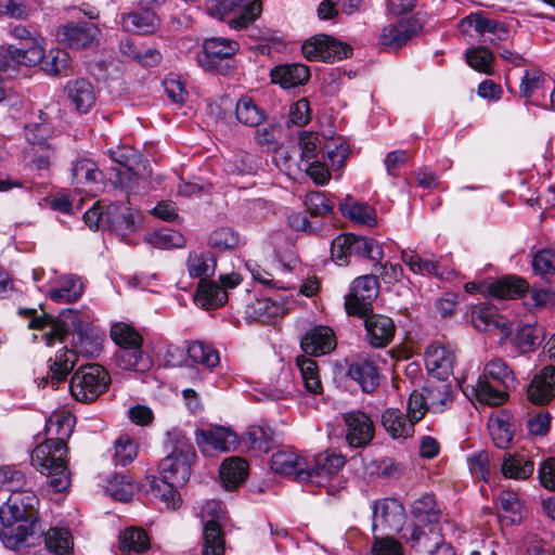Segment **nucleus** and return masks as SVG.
Masks as SVG:
<instances>
[{"label":"nucleus","mask_w":555,"mask_h":555,"mask_svg":"<svg viewBox=\"0 0 555 555\" xmlns=\"http://www.w3.org/2000/svg\"><path fill=\"white\" fill-rule=\"evenodd\" d=\"M235 115L240 122L255 127L263 119V112L248 98H243L235 105Z\"/></svg>","instance_id":"nucleus-54"},{"label":"nucleus","mask_w":555,"mask_h":555,"mask_svg":"<svg viewBox=\"0 0 555 555\" xmlns=\"http://www.w3.org/2000/svg\"><path fill=\"white\" fill-rule=\"evenodd\" d=\"M75 417L69 412L53 413L47 422L46 429L50 436L48 440L56 443V451H62V446L73 433Z\"/></svg>","instance_id":"nucleus-27"},{"label":"nucleus","mask_w":555,"mask_h":555,"mask_svg":"<svg viewBox=\"0 0 555 555\" xmlns=\"http://www.w3.org/2000/svg\"><path fill=\"white\" fill-rule=\"evenodd\" d=\"M238 50V43L225 38H208L203 43V54L198 57L199 65L205 70H216L224 73L228 67H223L221 62L229 60Z\"/></svg>","instance_id":"nucleus-9"},{"label":"nucleus","mask_w":555,"mask_h":555,"mask_svg":"<svg viewBox=\"0 0 555 555\" xmlns=\"http://www.w3.org/2000/svg\"><path fill=\"white\" fill-rule=\"evenodd\" d=\"M378 282L375 275L357 278L345 297V310L349 315L364 318L372 311V302L378 295Z\"/></svg>","instance_id":"nucleus-7"},{"label":"nucleus","mask_w":555,"mask_h":555,"mask_svg":"<svg viewBox=\"0 0 555 555\" xmlns=\"http://www.w3.org/2000/svg\"><path fill=\"white\" fill-rule=\"evenodd\" d=\"M66 454V446H62V452L56 451V443L50 440L37 446L31 453V465L47 475L48 485L55 492L67 490L70 483Z\"/></svg>","instance_id":"nucleus-2"},{"label":"nucleus","mask_w":555,"mask_h":555,"mask_svg":"<svg viewBox=\"0 0 555 555\" xmlns=\"http://www.w3.org/2000/svg\"><path fill=\"white\" fill-rule=\"evenodd\" d=\"M140 220L137 211L132 210L127 203H112L105 208L106 229L120 235L134 231Z\"/></svg>","instance_id":"nucleus-14"},{"label":"nucleus","mask_w":555,"mask_h":555,"mask_svg":"<svg viewBox=\"0 0 555 555\" xmlns=\"http://www.w3.org/2000/svg\"><path fill=\"white\" fill-rule=\"evenodd\" d=\"M150 547V538L142 528L129 527L119 534V548L124 553H144Z\"/></svg>","instance_id":"nucleus-42"},{"label":"nucleus","mask_w":555,"mask_h":555,"mask_svg":"<svg viewBox=\"0 0 555 555\" xmlns=\"http://www.w3.org/2000/svg\"><path fill=\"white\" fill-rule=\"evenodd\" d=\"M247 462L237 456L224 460L220 467V478L227 489H232L242 483L247 477Z\"/></svg>","instance_id":"nucleus-41"},{"label":"nucleus","mask_w":555,"mask_h":555,"mask_svg":"<svg viewBox=\"0 0 555 555\" xmlns=\"http://www.w3.org/2000/svg\"><path fill=\"white\" fill-rule=\"evenodd\" d=\"M189 359L198 365L208 370L214 369L219 364L220 358L218 351L208 344L203 341H193L188 348Z\"/></svg>","instance_id":"nucleus-49"},{"label":"nucleus","mask_w":555,"mask_h":555,"mask_svg":"<svg viewBox=\"0 0 555 555\" xmlns=\"http://www.w3.org/2000/svg\"><path fill=\"white\" fill-rule=\"evenodd\" d=\"M345 465V457L341 454L335 452H324L315 456L314 466L308 464L309 479L319 478V482L322 479H327L331 476L337 474Z\"/></svg>","instance_id":"nucleus-31"},{"label":"nucleus","mask_w":555,"mask_h":555,"mask_svg":"<svg viewBox=\"0 0 555 555\" xmlns=\"http://www.w3.org/2000/svg\"><path fill=\"white\" fill-rule=\"evenodd\" d=\"M271 469L279 474L294 475L298 480H308V463L293 449H282L271 456Z\"/></svg>","instance_id":"nucleus-18"},{"label":"nucleus","mask_w":555,"mask_h":555,"mask_svg":"<svg viewBox=\"0 0 555 555\" xmlns=\"http://www.w3.org/2000/svg\"><path fill=\"white\" fill-rule=\"evenodd\" d=\"M99 28L92 23H67L57 29L60 43L70 49H85L98 37Z\"/></svg>","instance_id":"nucleus-11"},{"label":"nucleus","mask_w":555,"mask_h":555,"mask_svg":"<svg viewBox=\"0 0 555 555\" xmlns=\"http://www.w3.org/2000/svg\"><path fill=\"white\" fill-rule=\"evenodd\" d=\"M296 363L300 370L305 388L311 393H320L322 385L318 374L317 362L309 358L298 357Z\"/></svg>","instance_id":"nucleus-52"},{"label":"nucleus","mask_w":555,"mask_h":555,"mask_svg":"<svg viewBox=\"0 0 555 555\" xmlns=\"http://www.w3.org/2000/svg\"><path fill=\"white\" fill-rule=\"evenodd\" d=\"M244 443H246L251 451L256 454L267 453L273 442V433H268L264 429H256L250 433H246L243 437Z\"/></svg>","instance_id":"nucleus-62"},{"label":"nucleus","mask_w":555,"mask_h":555,"mask_svg":"<svg viewBox=\"0 0 555 555\" xmlns=\"http://www.w3.org/2000/svg\"><path fill=\"white\" fill-rule=\"evenodd\" d=\"M240 243L238 233L231 228H219L209 235V245L219 250L235 248Z\"/></svg>","instance_id":"nucleus-61"},{"label":"nucleus","mask_w":555,"mask_h":555,"mask_svg":"<svg viewBox=\"0 0 555 555\" xmlns=\"http://www.w3.org/2000/svg\"><path fill=\"white\" fill-rule=\"evenodd\" d=\"M103 180V173L90 159H80L73 166V183L91 194L100 190L99 183Z\"/></svg>","instance_id":"nucleus-25"},{"label":"nucleus","mask_w":555,"mask_h":555,"mask_svg":"<svg viewBox=\"0 0 555 555\" xmlns=\"http://www.w3.org/2000/svg\"><path fill=\"white\" fill-rule=\"evenodd\" d=\"M353 251L376 263L384 257L383 248L376 241L362 236L354 235Z\"/></svg>","instance_id":"nucleus-64"},{"label":"nucleus","mask_w":555,"mask_h":555,"mask_svg":"<svg viewBox=\"0 0 555 555\" xmlns=\"http://www.w3.org/2000/svg\"><path fill=\"white\" fill-rule=\"evenodd\" d=\"M455 356L444 346L433 344L425 352L427 371L438 379H446L453 371Z\"/></svg>","instance_id":"nucleus-20"},{"label":"nucleus","mask_w":555,"mask_h":555,"mask_svg":"<svg viewBox=\"0 0 555 555\" xmlns=\"http://www.w3.org/2000/svg\"><path fill=\"white\" fill-rule=\"evenodd\" d=\"M488 429L492 437L493 443L500 449H506L514 436L511 414L502 410L488 417Z\"/></svg>","instance_id":"nucleus-30"},{"label":"nucleus","mask_w":555,"mask_h":555,"mask_svg":"<svg viewBox=\"0 0 555 555\" xmlns=\"http://www.w3.org/2000/svg\"><path fill=\"white\" fill-rule=\"evenodd\" d=\"M83 282L76 275H63L59 280V287L49 291V297L55 302H73L83 294Z\"/></svg>","instance_id":"nucleus-37"},{"label":"nucleus","mask_w":555,"mask_h":555,"mask_svg":"<svg viewBox=\"0 0 555 555\" xmlns=\"http://www.w3.org/2000/svg\"><path fill=\"white\" fill-rule=\"evenodd\" d=\"M114 461L117 465L126 466L138 455V446L128 435H121L115 441Z\"/></svg>","instance_id":"nucleus-57"},{"label":"nucleus","mask_w":555,"mask_h":555,"mask_svg":"<svg viewBox=\"0 0 555 555\" xmlns=\"http://www.w3.org/2000/svg\"><path fill=\"white\" fill-rule=\"evenodd\" d=\"M228 300V294L216 282L201 280L195 294V302L205 310L223 306Z\"/></svg>","instance_id":"nucleus-36"},{"label":"nucleus","mask_w":555,"mask_h":555,"mask_svg":"<svg viewBox=\"0 0 555 555\" xmlns=\"http://www.w3.org/2000/svg\"><path fill=\"white\" fill-rule=\"evenodd\" d=\"M512 324L501 314L493 313L488 305V340L492 346H503L512 336Z\"/></svg>","instance_id":"nucleus-44"},{"label":"nucleus","mask_w":555,"mask_h":555,"mask_svg":"<svg viewBox=\"0 0 555 555\" xmlns=\"http://www.w3.org/2000/svg\"><path fill=\"white\" fill-rule=\"evenodd\" d=\"M42 539L46 542L47 548L55 555H70L73 542L67 529H50L46 534L43 533Z\"/></svg>","instance_id":"nucleus-51"},{"label":"nucleus","mask_w":555,"mask_h":555,"mask_svg":"<svg viewBox=\"0 0 555 555\" xmlns=\"http://www.w3.org/2000/svg\"><path fill=\"white\" fill-rule=\"evenodd\" d=\"M77 358L72 349L60 350L50 365L51 383L56 387L64 382L75 366Z\"/></svg>","instance_id":"nucleus-46"},{"label":"nucleus","mask_w":555,"mask_h":555,"mask_svg":"<svg viewBox=\"0 0 555 555\" xmlns=\"http://www.w3.org/2000/svg\"><path fill=\"white\" fill-rule=\"evenodd\" d=\"M496 383L504 388H515L516 379L512 370L501 359H494L488 362V379Z\"/></svg>","instance_id":"nucleus-56"},{"label":"nucleus","mask_w":555,"mask_h":555,"mask_svg":"<svg viewBox=\"0 0 555 555\" xmlns=\"http://www.w3.org/2000/svg\"><path fill=\"white\" fill-rule=\"evenodd\" d=\"M111 157L114 162L126 168V171L121 173L119 181L128 189L132 190L133 188L125 181L126 177L133 175L145 179L152 175L147 160L143 159L142 156L132 147L125 146L111 151Z\"/></svg>","instance_id":"nucleus-13"},{"label":"nucleus","mask_w":555,"mask_h":555,"mask_svg":"<svg viewBox=\"0 0 555 555\" xmlns=\"http://www.w3.org/2000/svg\"><path fill=\"white\" fill-rule=\"evenodd\" d=\"M412 514L420 521H438L439 511L435 498L426 494L417 499L412 505Z\"/></svg>","instance_id":"nucleus-58"},{"label":"nucleus","mask_w":555,"mask_h":555,"mask_svg":"<svg viewBox=\"0 0 555 555\" xmlns=\"http://www.w3.org/2000/svg\"><path fill=\"white\" fill-rule=\"evenodd\" d=\"M194 455V450L189 442H179V446L160 461L159 479L173 486H184L191 475V460Z\"/></svg>","instance_id":"nucleus-6"},{"label":"nucleus","mask_w":555,"mask_h":555,"mask_svg":"<svg viewBox=\"0 0 555 555\" xmlns=\"http://www.w3.org/2000/svg\"><path fill=\"white\" fill-rule=\"evenodd\" d=\"M235 2L233 15L229 20V25L233 28H245L261 14L262 5L260 0H235Z\"/></svg>","instance_id":"nucleus-40"},{"label":"nucleus","mask_w":555,"mask_h":555,"mask_svg":"<svg viewBox=\"0 0 555 555\" xmlns=\"http://www.w3.org/2000/svg\"><path fill=\"white\" fill-rule=\"evenodd\" d=\"M349 52L348 46L327 35L311 38L302 44V53L310 61L334 62L347 57Z\"/></svg>","instance_id":"nucleus-10"},{"label":"nucleus","mask_w":555,"mask_h":555,"mask_svg":"<svg viewBox=\"0 0 555 555\" xmlns=\"http://www.w3.org/2000/svg\"><path fill=\"white\" fill-rule=\"evenodd\" d=\"M496 504L501 511L499 517L502 522L516 525L524 519L526 514L525 507L514 491H502L498 496Z\"/></svg>","instance_id":"nucleus-33"},{"label":"nucleus","mask_w":555,"mask_h":555,"mask_svg":"<svg viewBox=\"0 0 555 555\" xmlns=\"http://www.w3.org/2000/svg\"><path fill=\"white\" fill-rule=\"evenodd\" d=\"M405 518L403 506L395 499L376 502L373 507V530H399Z\"/></svg>","instance_id":"nucleus-16"},{"label":"nucleus","mask_w":555,"mask_h":555,"mask_svg":"<svg viewBox=\"0 0 555 555\" xmlns=\"http://www.w3.org/2000/svg\"><path fill=\"white\" fill-rule=\"evenodd\" d=\"M533 462L521 454L505 453L502 463V473L507 478L517 480L527 479L533 473Z\"/></svg>","instance_id":"nucleus-43"},{"label":"nucleus","mask_w":555,"mask_h":555,"mask_svg":"<svg viewBox=\"0 0 555 555\" xmlns=\"http://www.w3.org/2000/svg\"><path fill=\"white\" fill-rule=\"evenodd\" d=\"M353 234H341L335 237L332 242L331 255L332 259L339 266H344L348 262V257L353 251Z\"/></svg>","instance_id":"nucleus-60"},{"label":"nucleus","mask_w":555,"mask_h":555,"mask_svg":"<svg viewBox=\"0 0 555 555\" xmlns=\"http://www.w3.org/2000/svg\"><path fill=\"white\" fill-rule=\"evenodd\" d=\"M216 258L209 251H190L186 259V270L191 278L207 280L215 274Z\"/></svg>","instance_id":"nucleus-38"},{"label":"nucleus","mask_w":555,"mask_h":555,"mask_svg":"<svg viewBox=\"0 0 555 555\" xmlns=\"http://www.w3.org/2000/svg\"><path fill=\"white\" fill-rule=\"evenodd\" d=\"M527 397L537 405L547 404L555 397V366L548 365L532 378Z\"/></svg>","instance_id":"nucleus-19"},{"label":"nucleus","mask_w":555,"mask_h":555,"mask_svg":"<svg viewBox=\"0 0 555 555\" xmlns=\"http://www.w3.org/2000/svg\"><path fill=\"white\" fill-rule=\"evenodd\" d=\"M203 524L202 555H224V535L222 526L225 522V512L220 502H205L198 513Z\"/></svg>","instance_id":"nucleus-3"},{"label":"nucleus","mask_w":555,"mask_h":555,"mask_svg":"<svg viewBox=\"0 0 555 555\" xmlns=\"http://www.w3.org/2000/svg\"><path fill=\"white\" fill-rule=\"evenodd\" d=\"M107 491L115 500L127 502L133 495L134 486L129 476L116 474L108 480Z\"/></svg>","instance_id":"nucleus-59"},{"label":"nucleus","mask_w":555,"mask_h":555,"mask_svg":"<svg viewBox=\"0 0 555 555\" xmlns=\"http://www.w3.org/2000/svg\"><path fill=\"white\" fill-rule=\"evenodd\" d=\"M382 425L393 439L413 436L415 424L398 409H387L382 414Z\"/></svg>","instance_id":"nucleus-29"},{"label":"nucleus","mask_w":555,"mask_h":555,"mask_svg":"<svg viewBox=\"0 0 555 555\" xmlns=\"http://www.w3.org/2000/svg\"><path fill=\"white\" fill-rule=\"evenodd\" d=\"M142 344L119 348L115 353V362L122 370L145 372L152 367V360L141 349Z\"/></svg>","instance_id":"nucleus-28"},{"label":"nucleus","mask_w":555,"mask_h":555,"mask_svg":"<svg viewBox=\"0 0 555 555\" xmlns=\"http://www.w3.org/2000/svg\"><path fill=\"white\" fill-rule=\"evenodd\" d=\"M109 382V375L103 366L82 365L74 373L69 390L77 401L91 402L106 390Z\"/></svg>","instance_id":"nucleus-5"},{"label":"nucleus","mask_w":555,"mask_h":555,"mask_svg":"<svg viewBox=\"0 0 555 555\" xmlns=\"http://www.w3.org/2000/svg\"><path fill=\"white\" fill-rule=\"evenodd\" d=\"M196 443L207 455L234 451L238 443L237 435L230 428L216 426L207 430H196Z\"/></svg>","instance_id":"nucleus-8"},{"label":"nucleus","mask_w":555,"mask_h":555,"mask_svg":"<svg viewBox=\"0 0 555 555\" xmlns=\"http://www.w3.org/2000/svg\"><path fill=\"white\" fill-rule=\"evenodd\" d=\"M158 18L149 9L124 14L121 26L128 33L151 34L158 27Z\"/></svg>","instance_id":"nucleus-35"},{"label":"nucleus","mask_w":555,"mask_h":555,"mask_svg":"<svg viewBox=\"0 0 555 555\" xmlns=\"http://www.w3.org/2000/svg\"><path fill=\"white\" fill-rule=\"evenodd\" d=\"M459 28L468 43L475 41L482 42L481 39L486 33V17L483 12L479 11L464 17L460 22Z\"/></svg>","instance_id":"nucleus-50"},{"label":"nucleus","mask_w":555,"mask_h":555,"mask_svg":"<svg viewBox=\"0 0 555 555\" xmlns=\"http://www.w3.org/2000/svg\"><path fill=\"white\" fill-rule=\"evenodd\" d=\"M70 56L62 49H51L47 54L43 55L41 68L50 75L56 76L65 72L69 67Z\"/></svg>","instance_id":"nucleus-53"},{"label":"nucleus","mask_w":555,"mask_h":555,"mask_svg":"<svg viewBox=\"0 0 555 555\" xmlns=\"http://www.w3.org/2000/svg\"><path fill=\"white\" fill-rule=\"evenodd\" d=\"M18 313L30 318L28 327L41 332V339L47 346L63 343L69 330L77 327L78 312L72 309L63 310L57 319L48 315H36L35 309H20Z\"/></svg>","instance_id":"nucleus-4"},{"label":"nucleus","mask_w":555,"mask_h":555,"mask_svg":"<svg viewBox=\"0 0 555 555\" xmlns=\"http://www.w3.org/2000/svg\"><path fill=\"white\" fill-rule=\"evenodd\" d=\"M284 307L270 298H257L246 305L244 313L247 320L261 323L283 314Z\"/></svg>","instance_id":"nucleus-39"},{"label":"nucleus","mask_w":555,"mask_h":555,"mask_svg":"<svg viewBox=\"0 0 555 555\" xmlns=\"http://www.w3.org/2000/svg\"><path fill=\"white\" fill-rule=\"evenodd\" d=\"M344 421L347 426L346 439L351 447H365L373 439L374 426L365 413L361 411L345 413Z\"/></svg>","instance_id":"nucleus-15"},{"label":"nucleus","mask_w":555,"mask_h":555,"mask_svg":"<svg viewBox=\"0 0 555 555\" xmlns=\"http://www.w3.org/2000/svg\"><path fill=\"white\" fill-rule=\"evenodd\" d=\"M543 328L537 323H526L517 328L514 341L522 352L533 350L543 340Z\"/></svg>","instance_id":"nucleus-48"},{"label":"nucleus","mask_w":555,"mask_h":555,"mask_svg":"<svg viewBox=\"0 0 555 555\" xmlns=\"http://www.w3.org/2000/svg\"><path fill=\"white\" fill-rule=\"evenodd\" d=\"M44 39L37 36L30 42L25 43L23 48L9 47L7 51L0 52L3 59H10L4 63H0V69L3 72L9 70L10 62L15 64H24L26 66L42 65L44 55Z\"/></svg>","instance_id":"nucleus-12"},{"label":"nucleus","mask_w":555,"mask_h":555,"mask_svg":"<svg viewBox=\"0 0 555 555\" xmlns=\"http://www.w3.org/2000/svg\"><path fill=\"white\" fill-rule=\"evenodd\" d=\"M340 211L353 222L366 225L376 224L374 208L367 204L354 202L350 197H347L346 202L340 204Z\"/></svg>","instance_id":"nucleus-45"},{"label":"nucleus","mask_w":555,"mask_h":555,"mask_svg":"<svg viewBox=\"0 0 555 555\" xmlns=\"http://www.w3.org/2000/svg\"><path fill=\"white\" fill-rule=\"evenodd\" d=\"M27 480L25 474L16 466H0V487L5 488L11 494L23 492Z\"/></svg>","instance_id":"nucleus-55"},{"label":"nucleus","mask_w":555,"mask_h":555,"mask_svg":"<svg viewBox=\"0 0 555 555\" xmlns=\"http://www.w3.org/2000/svg\"><path fill=\"white\" fill-rule=\"evenodd\" d=\"M528 283L525 279L508 275L495 280L488 285V295L500 299H512L524 295L528 291Z\"/></svg>","instance_id":"nucleus-34"},{"label":"nucleus","mask_w":555,"mask_h":555,"mask_svg":"<svg viewBox=\"0 0 555 555\" xmlns=\"http://www.w3.org/2000/svg\"><path fill=\"white\" fill-rule=\"evenodd\" d=\"M76 332L74 338L75 357L83 354L88 358L96 357L102 350V336L96 333L88 331V323L83 322L78 313L77 327L73 328Z\"/></svg>","instance_id":"nucleus-24"},{"label":"nucleus","mask_w":555,"mask_h":555,"mask_svg":"<svg viewBox=\"0 0 555 555\" xmlns=\"http://www.w3.org/2000/svg\"><path fill=\"white\" fill-rule=\"evenodd\" d=\"M348 375L356 380L364 392H373L379 385L376 364L366 357H359L348 369Z\"/></svg>","instance_id":"nucleus-22"},{"label":"nucleus","mask_w":555,"mask_h":555,"mask_svg":"<svg viewBox=\"0 0 555 555\" xmlns=\"http://www.w3.org/2000/svg\"><path fill=\"white\" fill-rule=\"evenodd\" d=\"M367 343L375 348H384L393 338L396 326L393 321L383 314H375L372 311L364 318Z\"/></svg>","instance_id":"nucleus-17"},{"label":"nucleus","mask_w":555,"mask_h":555,"mask_svg":"<svg viewBox=\"0 0 555 555\" xmlns=\"http://www.w3.org/2000/svg\"><path fill=\"white\" fill-rule=\"evenodd\" d=\"M310 77L307 66L302 64H286L271 70V79L282 88L288 89L305 83Z\"/></svg>","instance_id":"nucleus-32"},{"label":"nucleus","mask_w":555,"mask_h":555,"mask_svg":"<svg viewBox=\"0 0 555 555\" xmlns=\"http://www.w3.org/2000/svg\"><path fill=\"white\" fill-rule=\"evenodd\" d=\"M146 486L155 498H159L166 503L167 507L175 509L180 504V495L177 491L182 486H173L155 477H146Z\"/></svg>","instance_id":"nucleus-47"},{"label":"nucleus","mask_w":555,"mask_h":555,"mask_svg":"<svg viewBox=\"0 0 555 555\" xmlns=\"http://www.w3.org/2000/svg\"><path fill=\"white\" fill-rule=\"evenodd\" d=\"M421 26L416 21L400 22L390 24L383 28L379 36V43L384 48L399 49L412 37L418 34Z\"/></svg>","instance_id":"nucleus-21"},{"label":"nucleus","mask_w":555,"mask_h":555,"mask_svg":"<svg viewBox=\"0 0 555 555\" xmlns=\"http://www.w3.org/2000/svg\"><path fill=\"white\" fill-rule=\"evenodd\" d=\"M64 90L72 105L80 113L88 112L95 102L93 86L87 79L69 80Z\"/></svg>","instance_id":"nucleus-26"},{"label":"nucleus","mask_w":555,"mask_h":555,"mask_svg":"<svg viewBox=\"0 0 555 555\" xmlns=\"http://www.w3.org/2000/svg\"><path fill=\"white\" fill-rule=\"evenodd\" d=\"M336 341L333 331L327 326H315L301 339L302 350L311 356H321L331 352Z\"/></svg>","instance_id":"nucleus-23"},{"label":"nucleus","mask_w":555,"mask_h":555,"mask_svg":"<svg viewBox=\"0 0 555 555\" xmlns=\"http://www.w3.org/2000/svg\"><path fill=\"white\" fill-rule=\"evenodd\" d=\"M39 500L31 490L14 492L0 507L4 529L0 538L5 547L21 551L42 541L43 527L38 517Z\"/></svg>","instance_id":"nucleus-1"},{"label":"nucleus","mask_w":555,"mask_h":555,"mask_svg":"<svg viewBox=\"0 0 555 555\" xmlns=\"http://www.w3.org/2000/svg\"><path fill=\"white\" fill-rule=\"evenodd\" d=\"M109 334L119 348L128 347L132 344H142L141 336L126 323L113 324Z\"/></svg>","instance_id":"nucleus-63"}]
</instances>
